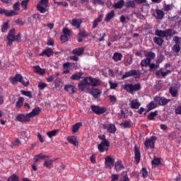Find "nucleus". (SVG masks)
<instances>
[{
  "instance_id": "obj_21",
  "label": "nucleus",
  "mask_w": 181,
  "mask_h": 181,
  "mask_svg": "<svg viewBox=\"0 0 181 181\" xmlns=\"http://www.w3.org/2000/svg\"><path fill=\"white\" fill-rule=\"evenodd\" d=\"M23 78V76H22L21 74H18L14 77L10 78V81L13 84H15V83H21Z\"/></svg>"
},
{
  "instance_id": "obj_53",
  "label": "nucleus",
  "mask_w": 181,
  "mask_h": 181,
  "mask_svg": "<svg viewBox=\"0 0 181 181\" xmlns=\"http://www.w3.org/2000/svg\"><path fill=\"white\" fill-rule=\"evenodd\" d=\"M7 181H19V177L15 174H13L8 178Z\"/></svg>"
},
{
  "instance_id": "obj_3",
  "label": "nucleus",
  "mask_w": 181,
  "mask_h": 181,
  "mask_svg": "<svg viewBox=\"0 0 181 181\" xmlns=\"http://www.w3.org/2000/svg\"><path fill=\"white\" fill-rule=\"evenodd\" d=\"M141 88V83H125L123 85V89L125 90L127 93H129V94L132 95H134V93L139 91Z\"/></svg>"
},
{
  "instance_id": "obj_20",
  "label": "nucleus",
  "mask_w": 181,
  "mask_h": 181,
  "mask_svg": "<svg viewBox=\"0 0 181 181\" xmlns=\"http://www.w3.org/2000/svg\"><path fill=\"white\" fill-rule=\"evenodd\" d=\"M114 165L116 172H121L122 169H125V166H124V164H122V160H121L116 161Z\"/></svg>"
},
{
  "instance_id": "obj_57",
  "label": "nucleus",
  "mask_w": 181,
  "mask_h": 181,
  "mask_svg": "<svg viewBox=\"0 0 181 181\" xmlns=\"http://www.w3.org/2000/svg\"><path fill=\"white\" fill-rule=\"evenodd\" d=\"M69 37H69L67 35H62L60 37V40H61L62 43H66V42H69Z\"/></svg>"
},
{
  "instance_id": "obj_13",
  "label": "nucleus",
  "mask_w": 181,
  "mask_h": 181,
  "mask_svg": "<svg viewBox=\"0 0 181 181\" xmlns=\"http://www.w3.org/2000/svg\"><path fill=\"white\" fill-rule=\"evenodd\" d=\"M103 129H107L109 134H115L117 131V127H115V125L112 124H103Z\"/></svg>"
},
{
  "instance_id": "obj_33",
  "label": "nucleus",
  "mask_w": 181,
  "mask_h": 181,
  "mask_svg": "<svg viewBox=\"0 0 181 181\" xmlns=\"http://www.w3.org/2000/svg\"><path fill=\"white\" fill-rule=\"evenodd\" d=\"M169 93L173 97H177V95H179L177 89L173 86L169 88Z\"/></svg>"
},
{
  "instance_id": "obj_10",
  "label": "nucleus",
  "mask_w": 181,
  "mask_h": 181,
  "mask_svg": "<svg viewBox=\"0 0 181 181\" xmlns=\"http://www.w3.org/2000/svg\"><path fill=\"white\" fill-rule=\"evenodd\" d=\"M115 164V159L111 156H107L105 158V166L106 169H112V166Z\"/></svg>"
},
{
  "instance_id": "obj_22",
  "label": "nucleus",
  "mask_w": 181,
  "mask_h": 181,
  "mask_svg": "<svg viewBox=\"0 0 181 181\" xmlns=\"http://www.w3.org/2000/svg\"><path fill=\"white\" fill-rule=\"evenodd\" d=\"M156 107H158L157 102H155V101L150 102L147 105L148 110L144 113V115H146V113L149 112V111H152V110H155Z\"/></svg>"
},
{
  "instance_id": "obj_48",
  "label": "nucleus",
  "mask_w": 181,
  "mask_h": 181,
  "mask_svg": "<svg viewBox=\"0 0 181 181\" xmlns=\"http://www.w3.org/2000/svg\"><path fill=\"white\" fill-rule=\"evenodd\" d=\"M160 71L162 77H166L168 74H170V73H172V71L170 70H167L166 71H165V69L163 68H160Z\"/></svg>"
},
{
  "instance_id": "obj_56",
  "label": "nucleus",
  "mask_w": 181,
  "mask_h": 181,
  "mask_svg": "<svg viewBox=\"0 0 181 181\" xmlns=\"http://www.w3.org/2000/svg\"><path fill=\"white\" fill-rule=\"evenodd\" d=\"M52 164L53 161L52 160V159H47L45 160L44 163V166H46L47 168H50V166H52Z\"/></svg>"
},
{
  "instance_id": "obj_40",
  "label": "nucleus",
  "mask_w": 181,
  "mask_h": 181,
  "mask_svg": "<svg viewBox=\"0 0 181 181\" xmlns=\"http://www.w3.org/2000/svg\"><path fill=\"white\" fill-rule=\"evenodd\" d=\"M156 13L157 15L158 19H163V18L165 16V13L163 12V11H162L160 9H156Z\"/></svg>"
},
{
  "instance_id": "obj_19",
  "label": "nucleus",
  "mask_w": 181,
  "mask_h": 181,
  "mask_svg": "<svg viewBox=\"0 0 181 181\" xmlns=\"http://www.w3.org/2000/svg\"><path fill=\"white\" fill-rule=\"evenodd\" d=\"M40 107H37L34 108L30 113L27 114V115L29 117V118H35L36 115H39V114H40Z\"/></svg>"
},
{
  "instance_id": "obj_44",
  "label": "nucleus",
  "mask_w": 181,
  "mask_h": 181,
  "mask_svg": "<svg viewBox=\"0 0 181 181\" xmlns=\"http://www.w3.org/2000/svg\"><path fill=\"white\" fill-rule=\"evenodd\" d=\"M148 71H155V70H156V69H159V65L157 64H154V63H151L148 64Z\"/></svg>"
},
{
  "instance_id": "obj_16",
  "label": "nucleus",
  "mask_w": 181,
  "mask_h": 181,
  "mask_svg": "<svg viewBox=\"0 0 181 181\" xmlns=\"http://www.w3.org/2000/svg\"><path fill=\"white\" fill-rule=\"evenodd\" d=\"M89 94L92 95L94 98H98L100 97V95L101 94V90L98 88H92L89 91Z\"/></svg>"
},
{
  "instance_id": "obj_12",
  "label": "nucleus",
  "mask_w": 181,
  "mask_h": 181,
  "mask_svg": "<svg viewBox=\"0 0 181 181\" xmlns=\"http://www.w3.org/2000/svg\"><path fill=\"white\" fill-rule=\"evenodd\" d=\"M0 15H5V16L9 18L11 16H16V15H18V12L9 11L8 9L0 8Z\"/></svg>"
},
{
  "instance_id": "obj_47",
  "label": "nucleus",
  "mask_w": 181,
  "mask_h": 181,
  "mask_svg": "<svg viewBox=\"0 0 181 181\" xmlns=\"http://www.w3.org/2000/svg\"><path fill=\"white\" fill-rule=\"evenodd\" d=\"M151 163L152 165H155V166H159V165H162V162L159 158H154L151 161Z\"/></svg>"
},
{
  "instance_id": "obj_34",
  "label": "nucleus",
  "mask_w": 181,
  "mask_h": 181,
  "mask_svg": "<svg viewBox=\"0 0 181 181\" xmlns=\"http://www.w3.org/2000/svg\"><path fill=\"white\" fill-rule=\"evenodd\" d=\"M135 2V0H129L126 2L124 6L127 8H132L134 9L136 6Z\"/></svg>"
},
{
  "instance_id": "obj_61",
  "label": "nucleus",
  "mask_w": 181,
  "mask_h": 181,
  "mask_svg": "<svg viewBox=\"0 0 181 181\" xmlns=\"http://www.w3.org/2000/svg\"><path fill=\"white\" fill-rule=\"evenodd\" d=\"M141 172L143 177H148V170L146 169V168H143Z\"/></svg>"
},
{
  "instance_id": "obj_60",
  "label": "nucleus",
  "mask_w": 181,
  "mask_h": 181,
  "mask_svg": "<svg viewBox=\"0 0 181 181\" xmlns=\"http://www.w3.org/2000/svg\"><path fill=\"white\" fill-rule=\"evenodd\" d=\"M62 33L65 36H68L70 37V30L67 28H64L62 30Z\"/></svg>"
},
{
  "instance_id": "obj_50",
  "label": "nucleus",
  "mask_w": 181,
  "mask_h": 181,
  "mask_svg": "<svg viewBox=\"0 0 181 181\" xmlns=\"http://www.w3.org/2000/svg\"><path fill=\"white\" fill-rule=\"evenodd\" d=\"M173 9V7H172V5L170 4H163V11H165V12H168V11H172Z\"/></svg>"
},
{
  "instance_id": "obj_5",
  "label": "nucleus",
  "mask_w": 181,
  "mask_h": 181,
  "mask_svg": "<svg viewBox=\"0 0 181 181\" xmlns=\"http://www.w3.org/2000/svg\"><path fill=\"white\" fill-rule=\"evenodd\" d=\"M156 136H152L149 139H146L144 142V146L146 149H151L153 151L155 149V142H156Z\"/></svg>"
},
{
  "instance_id": "obj_52",
  "label": "nucleus",
  "mask_w": 181,
  "mask_h": 181,
  "mask_svg": "<svg viewBox=\"0 0 181 181\" xmlns=\"http://www.w3.org/2000/svg\"><path fill=\"white\" fill-rule=\"evenodd\" d=\"M21 93L23 95H25V97H28V98H32V92L21 90Z\"/></svg>"
},
{
  "instance_id": "obj_32",
  "label": "nucleus",
  "mask_w": 181,
  "mask_h": 181,
  "mask_svg": "<svg viewBox=\"0 0 181 181\" xmlns=\"http://www.w3.org/2000/svg\"><path fill=\"white\" fill-rule=\"evenodd\" d=\"M102 21H103V16H98V17L96 19H95L93 22L92 29H95V28L98 26V24Z\"/></svg>"
},
{
  "instance_id": "obj_23",
  "label": "nucleus",
  "mask_w": 181,
  "mask_h": 181,
  "mask_svg": "<svg viewBox=\"0 0 181 181\" xmlns=\"http://www.w3.org/2000/svg\"><path fill=\"white\" fill-rule=\"evenodd\" d=\"M6 39H7V40H11L12 42L16 41V37L15 36V29L13 28L11 30H10Z\"/></svg>"
},
{
  "instance_id": "obj_45",
  "label": "nucleus",
  "mask_w": 181,
  "mask_h": 181,
  "mask_svg": "<svg viewBox=\"0 0 181 181\" xmlns=\"http://www.w3.org/2000/svg\"><path fill=\"white\" fill-rule=\"evenodd\" d=\"M34 69L35 70V73H37V74H41L42 76H43V74L46 73V71H45V69L40 68V66H35Z\"/></svg>"
},
{
  "instance_id": "obj_55",
  "label": "nucleus",
  "mask_w": 181,
  "mask_h": 181,
  "mask_svg": "<svg viewBox=\"0 0 181 181\" xmlns=\"http://www.w3.org/2000/svg\"><path fill=\"white\" fill-rule=\"evenodd\" d=\"M164 59H165V57H163V55L162 54L158 56L157 59L156 60V64H158L159 66V64L162 63V62H163Z\"/></svg>"
},
{
  "instance_id": "obj_51",
  "label": "nucleus",
  "mask_w": 181,
  "mask_h": 181,
  "mask_svg": "<svg viewBox=\"0 0 181 181\" xmlns=\"http://www.w3.org/2000/svg\"><path fill=\"white\" fill-rule=\"evenodd\" d=\"M150 63H151L150 61H148V59H147L146 58L145 59L141 60V67H148V66H149Z\"/></svg>"
},
{
  "instance_id": "obj_41",
  "label": "nucleus",
  "mask_w": 181,
  "mask_h": 181,
  "mask_svg": "<svg viewBox=\"0 0 181 181\" xmlns=\"http://www.w3.org/2000/svg\"><path fill=\"white\" fill-rule=\"evenodd\" d=\"M23 101H25V98L22 97L18 98V100L16 103V108H21L23 105Z\"/></svg>"
},
{
  "instance_id": "obj_28",
  "label": "nucleus",
  "mask_w": 181,
  "mask_h": 181,
  "mask_svg": "<svg viewBox=\"0 0 181 181\" xmlns=\"http://www.w3.org/2000/svg\"><path fill=\"white\" fill-rule=\"evenodd\" d=\"M145 57L148 62H151V60H153L155 57H156V54L153 52H148L145 54Z\"/></svg>"
},
{
  "instance_id": "obj_7",
  "label": "nucleus",
  "mask_w": 181,
  "mask_h": 181,
  "mask_svg": "<svg viewBox=\"0 0 181 181\" xmlns=\"http://www.w3.org/2000/svg\"><path fill=\"white\" fill-rule=\"evenodd\" d=\"M155 35L158 36V37H169V36H172V30L171 29H167L165 30H156L155 31Z\"/></svg>"
},
{
  "instance_id": "obj_42",
  "label": "nucleus",
  "mask_w": 181,
  "mask_h": 181,
  "mask_svg": "<svg viewBox=\"0 0 181 181\" xmlns=\"http://www.w3.org/2000/svg\"><path fill=\"white\" fill-rule=\"evenodd\" d=\"M120 127H123V128H131V119H127L120 123Z\"/></svg>"
},
{
  "instance_id": "obj_30",
  "label": "nucleus",
  "mask_w": 181,
  "mask_h": 181,
  "mask_svg": "<svg viewBox=\"0 0 181 181\" xmlns=\"http://www.w3.org/2000/svg\"><path fill=\"white\" fill-rule=\"evenodd\" d=\"M82 21L80 19L74 18L72 20L71 25L72 26H75L77 29H80V26L81 25Z\"/></svg>"
},
{
  "instance_id": "obj_15",
  "label": "nucleus",
  "mask_w": 181,
  "mask_h": 181,
  "mask_svg": "<svg viewBox=\"0 0 181 181\" xmlns=\"http://www.w3.org/2000/svg\"><path fill=\"white\" fill-rule=\"evenodd\" d=\"M134 160L136 163H139L141 161V151L138 146H134Z\"/></svg>"
},
{
  "instance_id": "obj_31",
  "label": "nucleus",
  "mask_w": 181,
  "mask_h": 181,
  "mask_svg": "<svg viewBox=\"0 0 181 181\" xmlns=\"http://www.w3.org/2000/svg\"><path fill=\"white\" fill-rule=\"evenodd\" d=\"M46 158H49V156L43 155L42 153L37 154L34 156V162L35 163H37L40 159H46Z\"/></svg>"
},
{
  "instance_id": "obj_24",
  "label": "nucleus",
  "mask_w": 181,
  "mask_h": 181,
  "mask_svg": "<svg viewBox=\"0 0 181 181\" xmlns=\"http://www.w3.org/2000/svg\"><path fill=\"white\" fill-rule=\"evenodd\" d=\"M67 141L68 142H69V144L74 145V146H78V141H77V137L74 136H68Z\"/></svg>"
},
{
  "instance_id": "obj_43",
  "label": "nucleus",
  "mask_w": 181,
  "mask_h": 181,
  "mask_svg": "<svg viewBox=\"0 0 181 181\" xmlns=\"http://www.w3.org/2000/svg\"><path fill=\"white\" fill-rule=\"evenodd\" d=\"M82 76H83V73L78 72L75 74H73L71 76V80H80L81 78H82Z\"/></svg>"
},
{
  "instance_id": "obj_26",
  "label": "nucleus",
  "mask_w": 181,
  "mask_h": 181,
  "mask_svg": "<svg viewBox=\"0 0 181 181\" xmlns=\"http://www.w3.org/2000/svg\"><path fill=\"white\" fill-rule=\"evenodd\" d=\"M84 54V47H78L72 50V54L75 56H81Z\"/></svg>"
},
{
  "instance_id": "obj_14",
  "label": "nucleus",
  "mask_w": 181,
  "mask_h": 181,
  "mask_svg": "<svg viewBox=\"0 0 181 181\" xmlns=\"http://www.w3.org/2000/svg\"><path fill=\"white\" fill-rule=\"evenodd\" d=\"M16 119L19 122H30V117L28 116V114L26 115L23 114H20L17 115L16 117Z\"/></svg>"
},
{
  "instance_id": "obj_18",
  "label": "nucleus",
  "mask_w": 181,
  "mask_h": 181,
  "mask_svg": "<svg viewBox=\"0 0 181 181\" xmlns=\"http://www.w3.org/2000/svg\"><path fill=\"white\" fill-rule=\"evenodd\" d=\"M65 91H67L69 94H74L77 92V88L73 85H66L64 88Z\"/></svg>"
},
{
  "instance_id": "obj_37",
  "label": "nucleus",
  "mask_w": 181,
  "mask_h": 181,
  "mask_svg": "<svg viewBox=\"0 0 181 181\" xmlns=\"http://www.w3.org/2000/svg\"><path fill=\"white\" fill-rule=\"evenodd\" d=\"M112 59L115 62H119L122 59V54L119 52H115Z\"/></svg>"
},
{
  "instance_id": "obj_64",
  "label": "nucleus",
  "mask_w": 181,
  "mask_h": 181,
  "mask_svg": "<svg viewBox=\"0 0 181 181\" xmlns=\"http://www.w3.org/2000/svg\"><path fill=\"white\" fill-rule=\"evenodd\" d=\"M175 113L176 115H181V105H179L175 108Z\"/></svg>"
},
{
  "instance_id": "obj_29",
  "label": "nucleus",
  "mask_w": 181,
  "mask_h": 181,
  "mask_svg": "<svg viewBox=\"0 0 181 181\" xmlns=\"http://www.w3.org/2000/svg\"><path fill=\"white\" fill-rule=\"evenodd\" d=\"M114 16H115V11L112 10L110 12L106 14V16L105 18V22H110V21L112 19Z\"/></svg>"
},
{
  "instance_id": "obj_1",
  "label": "nucleus",
  "mask_w": 181,
  "mask_h": 181,
  "mask_svg": "<svg viewBox=\"0 0 181 181\" xmlns=\"http://www.w3.org/2000/svg\"><path fill=\"white\" fill-rule=\"evenodd\" d=\"M101 85V81L99 78H93L91 76H86L78 84V88L81 91H85L86 87L91 86V87H98Z\"/></svg>"
},
{
  "instance_id": "obj_17",
  "label": "nucleus",
  "mask_w": 181,
  "mask_h": 181,
  "mask_svg": "<svg viewBox=\"0 0 181 181\" xmlns=\"http://www.w3.org/2000/svg\"><path fill=\"white\" fill-rule=\"evenodd\" d=\"M54 54V52H53V49H52L50 47H48L43 50L42 53L39 54V56H47V57H51V56H53Z\"/></svg>"
},
{
  "instance_id": "obj_25",
  "label": "nucleus",
  "mask_w": 181,
  "mask_h": 181,
  "mask_svg": "<svg viewBox=\"0 0 181 181\" xmlns=\"http://www.w3.org/2000/svg\"><path fill=\"white\" fill-rule=\"evenodd\" d=\"M129 105L132 110H138L141 107V103H139L137 100H130Z\"/></svg>"
},
{
  "instance_id": "obj_38",
  "label": "nucleus",
  "mask_w": 181,
  "mask_h": 181,
  "mask_svg": "<svg viewBox=\"0 0 181 181\" xmlns=\"http://www.w3.org/2000/svg\"><path fill=\"white\" fill-rule=\"evenodd\" d=\"M158 114V110H156L155 112H151L149 115L147 117V119L149 121H153L155 119V117H157Z\"/></svg>"
},
{
  "instance_id": "obj_63",
  "label": "nucleus",
  "mask_w": 181,
  "mask_h": 181,
  "mask_svg": "<svg viewBox=\"0 0 181 181\" xmlns=\"http://www.w3.org/2000/svg\"><path fill=\"white\" fill-rule=\"evenodd\" d=\"M119 179V175L118 174H113L111 175V181H117Z\"/></svg>"
},
{
  "instance_id": "obj_35",
  "label": "nucleus",
  "mask_w": 181,
  "mask_h": 181,
  "mask_svg": "<svg viewBox=\"0 0 181 181\" xmlns=\"http://www.w3.org/2000/svg\"><path fill=\"white\" fill-rule=\"evenodd\" d=\"M83 126V123L78 122L72 126V133L76 134V132H78V129H80L81 127Z\"/></svg>"
},
{
  "instance_id": "obj_27",
  "label": "nucleus",
  "mask_w": 181,
  "mask_h": 181,
  "mask_svg": "<svg viewBox=\"0 0 181 181\" xmlns=\"http://www.w3.org/2000/svg\"><path fill=\"white\" fill-rule=\"evenodd\" d=\"M124 5H125V1H124V0H119L117 3H115L112 5V7L114 8V9H122Z\"/></svg>"
},
{
  "instance_id": "obj_54",
  "label": "nucleus",
  "mask_w": 181,
  "mask_h": 181,
  "mask_svg": "<svg viewBox=\"0 0 181 181\" xmlns=\"http://www.w3.org/2000/svg\"><path fill=\"white\" fill-rule=\"evenodd\" d=\"M173 52H175V53H179L180 52V44H175L173 47Z\"/></svg>"
},
{
  "instance_id": "obj_49",
  "label": "nucleus",
  "mask_w": 181,
  "mask_h": 181,
  "mask_svg": "<svg viewBox=\"0 0 181 181\" xmlns=\"http://www.w3.org/2000/svg\"><path fill=\"white\" fill-rule=\"evenodd\" d=\"M22 145V141L19 140V139H16L13 142L11 143V148H13L15 146H21Z\"/></svg>"
},
{
  "instance_id": "obj_4",
  "label": "nucleus",
  "mask_w": 181,
  "mask_h": 181,
  "mask_svg": "<svg viewBox=\"0 0 181 181\" xmlns=\"http://www.w3.org/2000/svg\"><path fill=\"white\" fill-rule=\"evenodd\" d=\"M141 71L132 69L129 71L125 72L124 74L122 76V80H125V78H128V77H134V78H141Z\"/></svg>"
},
{
  "instance_id": "obj_58",
  "label": "nucleus",
  "mask_w": 181,
  "mask_h": 181,
  "mask_svg": "<svg viewBox=\"0 0 181 181\" xmlns=\"http://www.w3.org/2000/svg\"><path fill=\"white\" fill-rule=\"evenodd\" d=\"M20 4H19V1H17L16 3H15L13 6V12H16V11H20ZM8 11H12V10H8Z\"/></svg>"
},
{
  "instance_id": "obj_59",
  "label": "nucleus",
  "mask_w": 181,
  "mask_h": 181,
  "mask_svg": "<svg viewBox=\"0 0 181 181\" xmlns=\"http://www.w3.org/2000/svg\"><path fill=\"white\" fill-rule=\"evenodd\" d=\"M29 3V0H23L21 5L23 9L26 11L28 9V4Z\"/></svg>"
},
{
  "instance_id": "obj_46",
  "label": "nucleus",
  "mask_w": 181,
  "mask_h": 181,
  "mask_svg": "<svg viewBox=\"0 0 181 181\" xmlns=\"http://www.w3.org/2000/svg\"><path fill=\"white\" fill-rule=\"evenodd\" d=\"M57 132H59V129H54L47 133V135L49 138H53V136H56L57 135Z\"/></svg>"
},
{
  "instance_id": "obj_11",
  "label": "nucleus",
  "mask_w": 181,
  "mask_h": 181,
  "mask_svg": "<svg viewBox=\"0 0 181 181\" xmlns=\"http://www.w3.org/2000/svg\"><path fill=\"white\" fill-rule=\"evenodd\" d=\"M115 164V159L111 156H107L105 158V166L106 169H112V166Z\"/></svg>"
},
{
  "instance_id": "obj_62",
  "label": "nucleus",
  "mask_w": 181,
  "mask_h": 181,
  "mask_svg": "<svg viewBox=\"0 0 181 181\" xmlns=\"http://www.w3.org/2000/svg\"><path fill=\"white\" fill-rule=\"evenodd\" d=\"M173 42H175V45H180L181 37L179 36H175L173 37Z\"/></svg>"
},
{
  "instance_id": "obj_9",
  "label": "nucleus",
  "mask_w": 181,
  "mask_h": 181,
  "mask_svg": "<svg viewBox=\"0 0 181 181\" xmlns=\"http://www.w3.org/2000/svg\"><path fill=\"white\" fill-rule=\"evenodd\" d=\"M90 109L94 114H96V115H101V114H104L105 111H107V109L105 107H101L94 105L90 106Z\"/></svg>"
},
{
  "instance_id": "obj_36",
  "label": "nucleus",
  "mask_w": 181,
  "mask_h": 181,
  "mask_svg": "<svg viewBox=\"0 0 181 181\" xmlns=\"http://www.w3.org/2000/svg\"><path fill=\"white\" fill-rule=\"evenodd\" d=\"M154 43H156V45H157L158 46H162V45H163V38L160 37H155L153 39Z\"/></svg>"
},
{
  "instance_id": "obj_6",
  "label": "nucleus",
  "mask_w": 181,
  "mask_h": 181,
  "mask_svg": "<svg viewBox=\"0 0 181 181\" xmlns=\"http://www.w3.org/2000/svg\"><path fill=\"white\" fill-rule=\"evenodd\" d=\"M47 6H49V0H40L37 5V10L40 13H46Z\"/></svg>"
},
{
  "instance_id": "obj_2",
  "label": "nucleus",
  "mask_w": 181,
  "mask_h": 181,
  "mask_svg": "<svg viewBox=\"0 0 181 181\" xmlns=\"http://www.w3.org/2000/svg\"><path fill=\"white\" fill-rule=\"evenodd\" d=\"M98 138L102 141L98 145V149L99 152L103 153L105 152V151H108L110 148V141L105 139V135H99Z\"/></svg>"
},
{
  "instance_id": "obj_39",
  "label": "nucleus",
  "mask_w": 181,
  "mask_h": 181,
  "mask_svg": "<svg viewBox=\"0 0 181 181\" xmlns=\"http://www.w3.org/2000/svg\"><path fill=\"white\" fill-rule=\"evenodd\" d=\"M8 29H9V22L6 21L1 25V33H6V32H8Z\"/></svg>"
},
{
  "instance_id": "obj_8",
  "label": "nucleus",
  "mask_w": 181,
  "mask_h": 181,
  "mask_svg": "<svg viewBox=\"0 0 181 181\" xmlns=\"http://www.w3.org/2000/svg\"><path fill=\"white\" fill-rule=\"evenodd\" d=\"M153 100L155 103H158L160 106H165L170 103V99H167L165 97H160L158 95L153 98Z\"/></svg>"
}]
</instances>
